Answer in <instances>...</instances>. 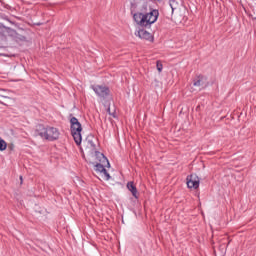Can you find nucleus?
<instances>
[{"label":"nucleus","mask_w":256,"mask_h":256,"mask_svg":"<svg viewBox=\"0 0 256 256\" xmlns=\"http://www.w3.org/2000/svg\"><path fill=\"white\" fill-rule=\"evenodd\" d=\"M7 149V142L3 140V138H0V151H5Z\"/></svg>","instance_id":"nucleus-12"},{"label":"nucleus","mask_w":256,"mask_h":256,"mask_svg":"<svg viewBox=\"0 0 256 256\" xmlns=\"http://www.w3.org/2000/svg\"><path fill=\"white\" fill-rule=\"evenodd\" d=\"M135 35L140 39H145L146 41H153V34L148 32L147 30L140 29L135 32Z\"/></svg>","instance_id":"nucleus-7"},{"label":"nucleus","mask_w":256,"mask_h":256,"mask_svg":"<svg viewBox=\"0 0 256 256\" xmlns=\"http://www.w3.org/2000/svg\"><path fill=\"white\" fill-rule=\"evenodd\" d=\"M170 7L172 9V11H177V9H181V7H183V4L181 2V0H172L170 2Z\"/></svg>","instance_id":"nucleus-9"},{"label":"nucleus","mask_w":256,"mask_h":256,"mask_svg":"<svg viewBox=\"0 0 256 256\" xmlns=\"http://www.w3.org/2000/svg\"><path fill=\"white\" fill-rule=\"evenodd\" d=\"M127 189L132 193L133 197L137 198V187H135L133 182H128Z\"/></svg>","instance_id":"nucleus-11"},{"label":"nucleus","mask_w":256,"mask_h":256,"mask_svg":"<svg viewBox=\"0 0 256 256\" xmlns=\"http://www.w3.org/2000/svg\"><path fill=\"white\" fill-rule=\"evenodd\" d=\"M138 11L134 14V21L140 27L153 25L159 19V11L151 7V2L141 0L138 2Z\"/></svg>","instance_id":"nucleus-2"},{"label":"nucleus","mask_w":256,"mask_h":256,"mask_svg":"<svg viewBox=\"0 0 256 256\" xmlns=\"http://www.w3.org/2000/svg\"><path fill=\"white\" fill-rule=\"evenodd\" d=\"M36 133L48 141H55L60 135L57 128L43 125L37 126Z\"/></svg>","instance_id":"nucleus-3"},{"label":"nucleus","mask_w":256,"mask_h":256,"mask_svg":"<svg viewBox=\"0 0 256 256\" xmlns=\"http://www.w3.org/2000/svg\"><path fill=\"white\" fill-rule=\"evenodd\" d=\"M96 141L97 139L93 136H88L83 141L81 151L83 155H86L89 163L94 165V171L98 179H101L102 181H109V179H111V175H109L107 169L111 168V164L103 153L97 151V148L95 147Z\"/></svg>","instance_id":"nucleus-1"},{"label":"nucleus","mask_w":256,"mask_h":256,"mask_svg":"<svg viewBox=\"0 0 256 256\" xmlns=\"http://www.w3.org/2000/svg\"><path fill=\"white\" fill-rule=\"evenodd\" d=\"M70 129L76 145H81L83 141V126L77 118L72 117L70 119Z\"/></svg>","instance_id":"nucleus-4"},{"label":"nucleus","mask_w":256,"mask_h":256,"mask_svg":"<svg viewBox=\"0 0 256 256\" xmlns=\"http://www.w3.org/2000/svg\"><path fill=\"white\" fill-rule=\"evenodd\" d=\"M7 95V92L0 90V101Z\"/></svg>","instance_id":"nucleus-14"},{"label":"nucleus","mask_w":256,"mask_h":256,"mask_svg":"<svg viewBox=\"0 0 256 256\" xmlns=\"http://www.w3.org/2000/svg\"><path fill=\"white\" fill-rule=\"evenodd\" d=\"M108 113H109V115H112L113 117H115V115L113 113H111V109L110 108H108Z\"/></svg>","instance_id":"nucleus-15"},{"label":"nucleus","mask_w":256,"mask_h":256,"mask_svg":"<svg viewBox=\"0 0 256 256\" xmlns=\"http://www.w3.org/2000/svg\"><path fill=\"white\" fill-rule=\"evenodd\" d=\"M207 86V78L205 77H198L194 81V87H206Z\"/></svg>","instance_id":"nucleus-8"},{"label":"nucleus","mask_w":256,"mask_h":256,"mask_svg":"<svg viewBox=\"0 0 256 256\" xmlns=\"http://www.w3.org/2000/svg\"><path fill=\"white\" fill-rule=\"evenodd\" d=\"M0 103H2V105H13L15 100L11 98V96L6 95L2 100H0Z\"/></svg>","instance_id":"nucleus-10"},{"label":"nucleus","mask_w":256,"mask_h":256,"mask_svg":"<svg viewBox=\"0 0 256 256\" xmlns=\"http://www.w3.org/2000/svg\"><path fill=\"white\" fill-rule=\"evenodd\" d=\"M157 71L159 72V73H161V71H163V64H161V63H157Z\"/></svg>","instance_id":"nucleus-13"},{"label":"nucleus","mask_w":256,"mask_h":256,"mask_svg":"<svg viewBox=\"0 0 256 256\" xmlns=\"http://www.w3.org/2000/svg\"><path fill=\"white\" fill-rule=\"evenodd\" d=\"M93 91L100 97V102L102 105L109 107L111 105V96L109 95V88L104 85H94L92 86Z\"/></svg>","instance_id":"nucleus-5"},{"label":"nucleus","mask_w":256,"mask_h":256,"mask_svg":"<svg viewBox=\"0 0 256 256\" xmlns=\"http://www.w3.org/2000/svg\"><path fill=\"white\" fill-rule=\"evenodd\" d=\"M199 176L192 174L187 177V187L189 189H199Z\"/></svg>","instance_id":"nucleus-6"}]
</instances>
